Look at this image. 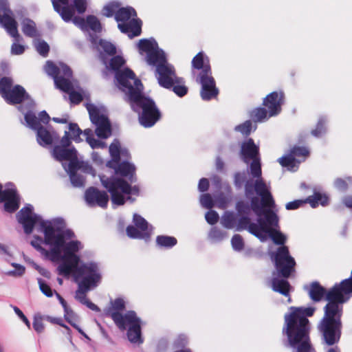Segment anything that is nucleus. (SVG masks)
<instances>
[{"mask_svg": "<svg viewBox=\"0 0 352 352\" xmlns=\"http://www.w3.org/2000/svg\"><path fill=\"white\" fill-rule=\"evenodd\" d=\"M89 41L98 52V58L108 71L115 72L118 88L125 94L126 100L132 109L138 113L140 124L144 127L153 126L161 117L155 102L144 94V87L134 72L129 69H120L125 60L116 54V47L111 42L99 38L96 34H89Z\"/></svg>", "mask_w": 352, "mask_h": 352, "instance_id": "nucleus-1", "label": "nucleus"}, {"mask_svg": "<svg viewBox=\"0 0 352 352\" xmlns=\"http://www.w3.org/2000/svg\"><path fill=\"white\" fill-rule=\"evenodd\" d=\"M34 207L26 204L16 214L17 220L27 234L32 232L34 226L38 223V231L44 234V237L34 236L31 245L42 254L53 257L60 255L59 248L63 243V238H69L72 233L70 231H62L63 223L61 217L51 220H43L42 217L34 213Z\"/></svg>", "mask_w": 352, "mask_h": 352, "instance_id": "nucleus-2", "label": "nucleus"}, {"mask_svg": "<svg viewBox=\"0 0 352 352\" xmlns=\"http://www.w3.org/2000/svg\"><path fill=\"white\" fill-rule=\"evenodd\" d=\"M248 194L245 188V197L252 201V211L257 216L256 223H252L249 215L239 214L241 217L236 221V230H248L261 241L267 239L269 227L277 226L278 217L272 210L275 202L271 193V188L260 194L256 190Z\"/></svg>", "mask_w": 352, "mask_h": 352, "instance_id": "nucleus-3", "label": "nucleus"}, {"mask_svg": "<svg viewBox=\"0 0 352 352\" xmlns=\"http://www.w3.org/2000/svg\"><path fill=\"white\" fill-rule=\"evenodd\" d=\"M315 307H289L284 316L282 329L283 344L292 348L294 352H316L310 339L311 324L307 317L312 316Z\"/></svg>", "mask_w": 352, "mask_h": 352, "instance_id": "nucleus-4", "label": "nucleus"}, {"mask_svg": "<svg viewBox=\"0 0 352 352\" xmlns=\"http://www.w3.org/2000/svg\"><path fill=\"white\" fill-rule=\"evenodd\" d=\"M278 226V223L277 226H270L269 232L267 233L270 234L275 244L282 245L276 252L271 254L276 271L273 272L272 278L268 280V284L274 292L288 297L287 301L291 302L289 293L293 288L286 279L295 272L296 263L295 259L290 255L288 247L283 245L287 240L286 236L280 231L272 229Z\"/></svg>", "mask_w": 352, "mask_h": 352, "instance_id": "nucleus-5", "label": "nucleus"}, {"mask_svg": "<svg viewBox=\"0 0 352 352\" xmlns=\"http://www.w3.org/2000/svg\"><path fill=\"white\" fill-rule=\"evenodd\" d=\"M139 53H145V61L155 67V77L159 85L166 89H171L175 83L182 82V78L176 74L175 67L168 63L165 52L158 47L155 38L140 39L137 44Z\"/></svg>", "mask_w": 352, "mask_h": 352, "instance_id": "nucleus-6", "label": "nucleus"}, {"mask_svg": "<svg viewBox=\"0 0 352 352\" xmlns=\"http://www.w3.org/2000/svg\"><path fill=\"white\" fill-rule=\"evenodd\" d=\"M239 157L244 163L250 164L252 177L248 179L245 185L247 192L251 194L252 190H256L262 194L267 191V188H271L270 184L262 177L259 146L254 143L253 139L248 138L241 142Z\"/></svg>", "mask_w": 352, "mask_h": 352, "instance_id": "nucleus-7", "label": "nucleus"}, {"mask_svg": "<svg viewBox=\"0 0 352 352\" xmlns=\"http://www.w3.org/2000/svg\"><path fill=\"white\" fill-rule=\"evenodd\" d=\"M114 310L110 314L111 318L116 326L122 331L127 329L128 340L133 344H140L144 340L142 337L141 319L138 317L134 311H129L125 314L120 313L125 309V302L122 298H118L112 302Z\"/></svg>", "mask_w": 352, "mask_h": 352, "instance_id": "nucleus-8", "label": "nucleus"}, {"mask_svg": "<svg viewBox=\"0 0 352 352\" xmlns=\"http://www.w3.org/2000/svg\"><path fill=\"white\" fill-rule=\"evenodd\" d=\"M45 72L53 78L57 89L69 94L71 103L78 104L82 100L81 93L76 91L75 86L71 81L72 71L67 65L63 63L54 64L48 60L46 63Z\"/></svg>", "mask_w": 352, "mask_h": 352, "instance_id": "nucleus-9", "label": "nucleus"}, {"mask_svg": "<svg viewBox=\"0 0 352 352\" xmlns=\"http://www.w3.org/2000/svg\"><path fill=\"white\" fill-rule=\"evenodd\" d=\"M102 185L111 195L113 205H123L127 200L133 201L131 195H138L139 188L136 186L131 187L124 179L116 176L107 177L104 174L99 175Z\"/></svg>", "mask_w": 352, "mask_h": 352, "instance_id": "nucleus-10", "label": "nucleus"}, {"mask_svg": "<svg viewBox=\"0 0 352 352\" xmlns=\"http://www.w3.org/2000/svg\"><path fill=\"white\" fill-rule=\"evenodd\" d=\"M102 274L98 263L87 262L78 264L75 281L80 285L96 288L101 282Z\"/></svg>", "mask_w": 352, "mask_h": 352, "instance_id": "nucleus-11", "label": "nucleus"}, {"mask_svg": "<svg viewBox=\"0 0 352 352\" xmlns=\"http://www.w3.org/2000/svg\"><path fill=\"white\" fill-rule=\"evenodd\" d=\"M25 121L27 126L36 131V141L41 146L51 145L59 139V135L56 131L44 127L40 124L34 112H26Z\"/></svg>", "mask_w": 352, "mask_h": 352, "instance_id": "nucleus-12", "label": "nucleus"}, {"mask_svg": "<svg viewBox=\"0 0 352 352\" xmlns=\"http://www.w3.org/2000/svg\"><path fill=\"white\" fill-rule=\"evenodd\" d=\"M62 221L63 225L60 230L62 231H70L72 235L69 238H63V243L59 248L60 255L58 257H53V261L67 260V261L74 263V264H79L80 257L76 254V252L82 250L83 245L80 241L72 240L75 237L74 232L72 230L67 228L66 223L63 218Z\"/></svg>", "mask_w": 352, "mask_h": 352, "instance_id": "nucleus-13", "label": "nucleus"}, {"mask_svg": "<svg viewBox=\"0 0 352 352\" xmlns=\"http://www.w3.org/2000/svg\"><path fill=\"white\" fill-rule=\"evenodd\" d=\"M3 98L8 104H19L18 109L24 115L28 111L33 112L34 109V102L21 85L14 86Z\"/></svg>", "mask_w": 352, "mask_h": 352, "instance_id": "nucleus-14", "label": "nucleus"}, {"mask_svg": "<svg viewBox=\"0 0 352 352\" xmlns=\"http://www.w3.org/2000/svg\"><path fill=\"white\" fill-rule=\"evenodd\" d=\"M87 109L91 122L96 126V134L101 139H107L111 135V126L108 117L93 104H87Z\"/></svg>", "mask_w": 352, "mask_h": 352, "instance_id": "nucleus-15", "label": "nucleus"}, {"mask_svg": "<svg viewBox=\"0 0 352 352\" xmlns=\"http://www.w3.org/2000/svg\"><path fill=\"white\" fill-rule=\"evenodd\" d=\"M133 221L135 226H129L126 230L128 236L140 239H147L151 236L153 227L145 219L138 214H134Z\"/></svg>", "mask_w": 352, "mask_h": 352, "instance_id": "nucleus-16", "label": "nucleus"}, {"mask_svg": "<svg viewBox=\"0 0 352 352\" xmlns=\"http://www.w3.org/2000/svg\"><path fill=\"white\" fill-rule=\"evenodd\" d=\"M4 202V209L8 212H14L19 207V196L15 186L12 183H8L5 190L0 184V203Z\"/></svg>", "mask_w": 352, "mask_h": 352, "instance_id": "nucleus-17", "label": "nucleus"}, {"mask_svg": "<svg viewBox=\"0 0 352 352\" xmlns=\"http://www.w3.org/2000/svg\"><path fill=\"white\" fill-rule=\"evenodd\" d=\"M194 80L201 85L200 95L203 100L208 101L218 96L219 89L216 87L215 80L212 74L197 76Z\"/></svg>", "mask_w": 352, "mask_h": 352, "instance_id": "nucleus-18", "label": "nucleus"}, {"mask_svg": "<svg viewBox=\"0 0 352 352\" xmlns=\"http://www.w3.org/2000/svg\"><path fill=\"white\" fill-rule=\"evenodd\" d=\"M85 200L89 207H100L106 208L109 200L105 191L100 190L96 187L88 188L85 192Z\"/></svg>", "mask_w": 352, "mask_h": 352, "instance_id": "nucleus-19", "label": "nucleus"}, {"mask_svg": "<svg viewBox=\"0 0 352 352\" xmlns=\"http://www.w3.org/2000/svg\"><path fill=\"white\" fill-rule=\"evenodd\" d=\"M309 155V150L304 146H294L291 149L290 153L278 159V162L283 167H287L288 170L295 171L297 164L300 163L295 157H307Z\"/></svg>", "mask_w": 352, "mask_h": 352, "instance_id": "nucleus-20", "label": "nucleus"}, {"mask_svg": "<svg viewBox=\"0 0 352 352\" xmlns=\"http://www.w3.org/2000/svg\"><path fill=\"white\" fill-rule=\"evenodd\" d=\"M209 74H212L209 58L203 52H199L192 60V78Z\"/></svg>", "mask_w": 352, "mask_h": 352, "instance_id": "nucleus-21", "label": "nucleus"}, {"mask_svg": "<svg viewBox=\"0 0 352 352\" xmlns=\"http://www.w3.org/2000/svg\"><path fill=\"white\" fill-rule=\"evenodd\" d=\"M53 157L58 161L69 160L68 164L64 163L63 166L65 170L75 165L77 157V151L74 148H63L60 146H55L52 150Z\"/></svg>", "mask_w": 352, "mask_h": 352, "instance_id": "nucleus-22", "label": "nucleus"}, {"mask_svg": "<svg viewBox=\"0 0 352 352\" xmlns=\"http://www.w3.org/2000/svg\"><path fill=\"white\" fill-rule=\"evenodd\" d=\"M329 198L327 195L320 192H314L312 196L307 198L305 201L302 200H295L288 202L285 208L288 210H296L302 206L305 203H309L312 208H316L319 204L324 206L328 204Z\"/></svg>", "mask_w": 352, "mask_h": 352, "instance_id": "nucleus-23", "label": "nucleus"}, {"mask_svg": "<svg viewBox=\"0 0 352 352\" xmlns=\"http://www.w3.org/2000/svg\"><path fill=\"white\" fill-rule=\"evenodd\" d=\"M283 102V93L274 91L265 97L263 100V105L268 109L269 116H275L280 112Z\"/></svg>", "mask_w": 352, "mask_h": 352, "instance_id": "nucleus-24", "label": "nucleus"}, {"mask_svg": "<svg viewBox=\"0 0 352 352\" xmlns=\"http://www.w3.org/2000/svg\"><path fill=\"white\" fill-rule=\"evenodd\" d=\"M53 8L66 23L72 19L74 14L73 8L69 6V0H51Z\"/></svg>", "mask_w": 352, "mask_h": 352, "instance_id": "nucleus-25", "label": "nucleus"}, {"mask_svg": "<svg viewBox=\"0 0 352 352\" xmlns=\"http://www.w3.org/2000/svg\"><path fill=\"white\" fill-rule=\"evenodd\" d=\"M109 168L113 169V174H111L109 177H118L117 175H120L122 177H128L131 183L135 181V177L134 176L135 167L133 164L127 162H123L122 163L119 162L114 165V167ZM107 176L109 177L108 175Z\"/></svg>", "mask_w": 352, "mask_h": 352, "instance_id": "nucleus-26", "label": "nucleus"}, {"mask_svg": "<svg viewBox=\"0 0 352 352\" xmlns=\"http://www.w3.org/2000/svg\"><path fill=\"white\" fill-rule=\"evenodd\" d=\"M119 30L126 34L130 38L140 35L142 32V21L139 19H133L128 23H118Z\"/></svg>", "mask_w": 352, "mask_h": 352, "instance_id": "nucleus-27", "label": "nucleus"}, {"mask_svg": "<svg viewBox=\"0 0 352 352\" xmlns=\"http://www.w3.org/2000/svg\"><path fill=\"white\" fill-rule=\"evenodd\" d=\"M332 288L327 291L318 282H313L309 286L305 287V289L308 292L310 298L314 302H319L324 297H325L327 300V294Z\"/></svg>", "mask_w": 352, "mask_h": 352, "instance_id": "nucleus-28", "label": "nucleus"}, {"mask_svg": "<svg viewBox=\"0 0 352 352\" xmlns=\"http://www.w3.org/2000/svg\"><path fill=\"white\" fill-rule=\"evenodd\" d=\"M91 289H93L87 286L78 284V289L76 292L75 298L80 303L86 305L91 310L98 312L100 311V308L96 305L91 302L89 299H87L86 296V294Z\"/></svg>", "mask_w": 352, "mask_h": 352, "instance_id": "nucleus-29", "label": "nucleus"}, {"mask_svg": "<svg viewBox=\"0 0 352 352\" xmlns=\"http://www.w3.org/2000/svg\"><path fill=\"white\" fill-rule=\"evenodd\" d=\"M120 142L114 140L109 146V153L112 159L107 162V167H114V165L120 161Z\"/></svg>", "mask_w": 352, "mask_h": 352, "instance_id": "nucleus-30", "label": "nucleus"}, {"mask_svg": "<svg viewBox=\"0 0 352 352\" xmlns=\"http://www.w3.org/2000/svg\"><path fill=\"white\" fill-rule=\"evenodd\" d=\"M137 14L132 7L121 8L117 10L115 14V19L120 23H125L131 16H136Z\"/></svg>", "mask_w": 352, "mask_h": 352, "instance_id": "nucleus-31", "label": "nucleus"}, {"mask_svg": "<svg viewBox=\"0 0 352 352\" xmlns=\"http://www.w3.org/2000/svg\"><path fill=\"white\" fill-rule=\"evenodd\" d=\"M12 37L14 38V42L12 44L10 53L12 55H21L23 54L25 50V47L19 43L23 40V38L20 36L16 28V34L12 33V31H6Z\"/></svg>", "mask_w": 352, "mask_h": 352, "instance_id": "nucleus-32", "label": "nucleus"}, {"mask_svg": "<svg viewBox=\"0 0 352 352\" xmlns=\"http://www.w3.org/2000/svg\"><path fill=\"white\" fill-rule=\"evenodd\" d=\"M64 261H65L63 263H60L58 266L57 270L58 274L68 276L72 273H73L74 277L75 278L76 274V267L78 266V264H74V263L67 261V260Z\"/></svg>", "mask_w": 352, "mask_h": 352, "instance_id": "nucleus-33", "label": "nucleus"}, {"mask_svg": "<svg viewBox=\"0 0 352 352\" xmlns=\"http://www.w3.org/2000/svg\"><path fill=\"white\" fill-rule=\"evenodd\" d=\"M16 21L14 18L5 13L0 14V25L6 29V31H12V33L16 34Z\"/></svg>", "mask_w": 352, "mask_h": 352, "instance_id": "nucleus-34", "label": "nucleus"}, {"mask_svg": "<svg viewBox=\"0 0 352 352\" xmlns=\"http://www.w3.org/2000/svg\"><path fill=\"white\" fill-rule=\"evenodd\" d=\"M177 239L173 236L159 235L156 238V244L158 247L165 249H170L177 244Z\"/></svg>", "mask_w": 352, "mask_h": 352, "instance_id": "nucleus-35", "label": "nucleus"}, {"mask_svg": "<svg viewBox=\"0 0 352 352\" xmlns=\"http://www.w3.org/2000/svg\"><path fill=\"white\" fill-rule=\"evenodd\" d=\"M236 215L234 212L226 211L221 217V223L228 229L236 228Z\"/></svg>", "mask_w": 352, "mask_h": 352, "instance_id": "nucleus-36", "label": "nucleus"}, {"mask_svg": "<svg viewBox=\"0 0 352 352\" xmlns=\"http://www.w3.org/2000/svg\"><path fill=\"white\" fill-rule=\"evenodd\" d=\"M75 162L76 164H75L74 166H71L69 170H72L76 172L81 170L82 172L90 174L94 177L96 175L95 170L88 162L80 161L78 159V157Z\"/></svg>", "mask_w": 352, "mask_h": 352, "instance_id": "nucleus-37", "label": "nucleus"}, {"mask_svg": "<svg viewBox=\"0 0 352 352\" xmlns=\"http://www.w3.org/2000/svg\"><path fill=\"white\" fill-rule=\"evenodd\" d=\"M21 25L22 31L25 36L31 38L36 36V24L32 20L25 19L23 20Z\"/></svg>", "mask_w": 352, "mask_h": 352, "instance_id": "nucleus-38", "label": "nucleus"}, {"mask_svg": "<svg viewBox=\"0 0 352 352\" xmlns=\"http://www.w3.org/2000/svg\"><path fill=\"white\" fill-rule=\"evenodd\" d=\"M67 173L69 175L70 181L74 187L80 188L85 184V178L83 175L78 173V171L72 170H67Z\"/></svg>", "mask_w": 352, "mask_h": 352, "instance_id": "nucleus-39", "label": "nucleus"}, {"mask_svg": "<svg viewBox=\"0 0 352 352\" xmlns=\"http://www.w3.org/2000/svg\"><path fill=\"white\" fill-rule=\"evenodd\" d=\"M251 118L256 122H264L271 116H269V111L265 108L259 107L253 110L251 113Z\"/></svg>", "mask_w": 352, "mask_h": 352, "instance_id": "nucleus-40", "label": "nucleus"}, {"mask_svg": "<svg viewBox=\"0 0 352 352\" xmlns=\"http://www.w3.org/2000/svg\"><path fill=\"white\" fill-rule=\"evenodd\" d=\"M327 118L325 116L320 117L315 129L311 131V135L314 137L319 138L327 132L326 123Z\"/></svg>", "mask_w": 352, "mask_h": 352, "instance_id": "nucleus-41", "label": "nucleus"}, {"mask_svg": "<svg viewBox=\"0 0 352 352\" xmlns=\"http://www.w3.org/2000/svg\"><path fill=\"white\" fill-rule=\"evenodd\" d=\"M227 233L217 227H213L210 229L208 237L213 242H219L227 238Z\"/></svg>", "mask_w": 352, "mask_h": 352, "instance_id": "nucleus-42", "label": "nucleus"}, {"mask_svg": "<svg viewBox=\"0 0 352 352\" xmlns=\"http://www.w3.org/2000/svg\"><path fill=\"white\" fill-rule=\"evenodd\" d=\"M12 80L9 77H3L0 80V94L5 97L12 87Z\"/></svg>", "mask_w": 352, "mask_h": 352, "instance_id": "nucleus-43", "label": "nucleus"}, {"mask_svg": "<svg viewBox=\"0 0 352 352\" xmlns=\"http://www.w3.org/2000/svg\"><path fill=\"white\" fill-rule=\"evenodd\" d=\"M236 210L239 214L250 215L252 210V201H250V204L244 201H238L236 204Z\"/></svg>", "mask_w": 352, "mask_h": 352, "instance_id": "nucleus-44", "label": "nucleus"}, {"mask_svg": "<svg viewBox=\"0 0 352 352\" xmlns=\"http://www.w3.org/2000/svg\"><path fill=\"white\" fill-rule=\"evenodd\" d=\"M352 184V177L350 176L343 178H337L334 181V186L340 191H346L349 185Z\"/></svg>", "mask_w": 352, "mask_h": 352, "instance_id": "nucleus-45", "label": "nucleus"}, {"mask_svg": "<svg viewBox=\"0 0 352 352\" xmlns=\"http://www.w3.org/2000/svg\"><path fill=\"white\" fill-rule=\"evenodd\" d=\"M86 26L87 25L95 32H100L102 30L101 24L98 18L94 15H89L86 18Z\"/></svg>", "mask_w": 352, "mask_h": 352, "instance_id": "nucleus-46", "label": "nucleus"}, {"mask_svg": "<svg viewBox=\"0 0 352 352\" xmlns=\"http://www.w3.org/2000/svg\"><path fill=\"white\" fill-rule=\"evenodd\" d=\"M69 133L71 134V138L75 142H79L81 141L80 135L82 133V130L79 128L76 123H69L68 126Z\"/></svg>", "mask_w": 352, "mask_h": 352, "instance_id": "nucleus-47", "label": "nucleus"}, {"mask_svg": "<svg viewBox=\"0 0 352 352\" xmlns=\"http://www.w3.org/2000/svg\"><path fill=\"white\" fill-rule=\"evenodd\" d=\"M234 130L240 132L243 135L248 136L252 130V122L251 120H246L243 123L236 125L234 127Z\"/></svg>", "mask_w": 352, "mask_h": 352, "instance_id": "nucleus-48", "label": "nucleus"}, {"mask_svg": "<svg viewBox=\"0 0 352 352\" xmlns=\"http://www.w3.org/2000/svg\"><path fill=\"white\" fill-rule=\"evenodd\" d=\"M69 5L73 8L74 12L76 11L81 14L85 13L87 10V0H73L72 3H69Z\"/></svg>", "mask_w": 352, "mask_h": 352, "instance_id": "nucleus-49", "label": "nucleus"}, {"mask_svg": "<svg viewBox=\"0 0 352 352\" xmlns=\"http://www.w3.org/2000/svg\"><path fill=\"white\" fill-rule=\"evenodd\" d=\"M185 81L184 78H182V82L179 83H175L174 85L171 87L173 92L178 96L179 97H183L188 93V87L184 85Z\"/></svg>", "mask_w": 352, "mask_h": 352, "instance_id": "nucleus-50", "label": "nucleus"}, {"mask_svg": "<svg viewBox=\"0 0 352 352\" xmlns=\"http://www.w3.org/2000/svg\"><path fill=\"white\" fill-rule=\"evenodd\" d=\"M120 8V3L118 2H111L106 5L102 10V14L107 17L112 16Z\"/></svg>", "mask_w": 352, "mask_h": 352, "instance_id": "nucleus-51", "label": "nucleus"}, {"mask_svg": "<svg viewBox=\"0 0 352 352\" xmlns=\"http://www.w3.org/2000/svg\"><path fill=\"white\" fill-rule=\"evenodd\" d=\"M248 180L245 172H238L234 174V184L237 189H241L243 186H245Z\"/></svg>", "mask_w": 352, "mask_h": 352, "instance_id": "nucleus-52", "label": "nucleus"}, {"mask_svg": "<svg viewBox=\"0 0 352 352\" xmlns=\"http://www.w3.org/2000/svg\"><path fill=\"white\" fill-rule=\"evenodd\" d=\"M64 317L66 321L69 322L72 327L76 324V322L78 320V316L70 307H68L64 310Z\"/></svg>", "mask_w": 352, "mask_h": 352, "instance_id": "nucleus-53", "label": "nucleus"}, {"mask_svg": "<svg viewBox=\"0 0 352 352\" xmlns=\"http://www.w3.org/2000/svg\"><path fill=\"white\" fill-rule=\"evenodd\" d=\"M231 244L234 250L239 252L244 248V241L239 234H234L231 239Z\"/></svg>", "mask_w": 352, "mask_h": 352, "instance_id": "nucleus-54", "label": "nucleus"}, {"mask_svg": "<svg viewBox=\"0 0 352 352\" xmlns=\"http://www.w3.org/2000/svg\"><path fill=\"white\" fill-rule=\"evenodd\" d=\"M11 265L15 268L14 270H10L6 273L7 275L14 277L21 276L25 271V267L16 263H12Z\"/></svg>", "mask_w": 352, "mask_h": 352, "instance_id": "nucleus-55", "label": "nucleus"}, {"mask_svg": "<svg viewBox=\"0 0 352 352\" xmlns=\"http://www.w3.org/2000/svg\"><path fill=\"white\" fill-rule=\"evenodd\" d=\"M200 204L203 208L211 209L214 206L212 198L210 194H203L200 196Z\"/></svg>", "mask_w": 352, "mask_h": 352, "instance_id": "nucleus-56", "label": "nucleus"}, {"mask_svg": "<svg viewBox=\"0 0 352 352\" xmlns=\"http://www.w3.org/2000/svg\"><path fill=\"white\" fill-rule=\"evenodd\" d=\"M205 219L209 224L214 225L219 221V216L216 211L210 210L206 213Z\"/></svg>", "mask_w": 352, "mask_h": 352, "instance_id": "nucleus-57", "label": "nucleus"}, {"mask_svg": "<svg viewBox=\"0 0 352 352\" xmlns=\"http://www.w3.org/2000/svg\"><path fill=\"white\" fill-rule=\"evenodd\" d=\"M39 287L43 294L47 297H52L53 296V291L51 287L41 278L38 280Z\"/></svg>", "mask_w": 352, "mask_h": 352, "instance_id": "nucleus-58", "label": "nucleus"}, {"mask_svg": "<svg viewBox=\"0 0 352 352\" xmlns=\"http://www.w3.org/2000/svg\"><path fill=\"white\" fill-rule=\"evenodd\" d=\"M36 48L37 52L43 56H46L50 50L48 44L44 41H39L36 44Z\"/></svg>", "mask_w": 352, "mask_h": 352, "instance_id": "nucleus-59", "label": "nucleus"}, {"mask_svg": "<svg viewBox=\"0 0 352 352\" xmlns=\"http://www.w3.org/2000/svg\"><path fill=\"white\" fill-rule=\"evenodd\" d=\"M87 142L94 149L98 148H104L107 146V144L105 142H104L101 140H97L94 137H93L92 138H88V142Z\"/></svg>", "mask_w": 352, "mask_h": 352, "instance_id": "nucleus-60", "label": "nucleus"}, {"mask_svg": "<svg viewBox=\"0 0 352 352\" xmlns=\"http://www.w3.org/2000/svg\"><path fill=\"white\" fill-rule=\"evenodd\" d=\"M45 319L52 323V324H58L63 327H64L67 331V333L69 334L70 333V329L68 326L65 325V324H63V319L60 318H55V317H52V316H47L45 317Z\"/></svg>", "mask_w": 352, "mask_h": 352, "instance_id": "nucleus-61", "label": "nucleus"}, {"mask_svg": "<svg viewBox=\"0 0 352 352\" xmlns=\"http://www.w3.org/2000/svg\"><path fill=\"white\" fill-rule=\"evenodd\" d=\"M70 21H72L74 25L80 28L82 30H84L86 28V19H84L80 16H75V14H74L69 22Z\"/></svg>", "mask_w": 352, "mask_h": 352, "instance_id": "nucleus-62", "label": "nucleus"}, {"mask_svg": "<svg viewBox=\"0 0 352 352\" xmlns=\"http://www.w3.org/2000/svg\"><path fill=\"white\" fill-rule=\"evenodd\" d=\"M33 328L38 333L43 331L44 324L42 322L41 318H34L33 322Z\"/></svg>", "mask_w": 352, "mask_h": 352, "instance_id": "nucleus-63", "label": "nucleus"}, {"mask_svg": "<svg viewBox=\"0 0 352 352\" xmlns=\"http://www.w3.org/2000/svg\"><path fill=\"white\" fill-rule=\"evenodd\" d=\"M13 309L15 314L24 322V323L27 325V327L30 328V322L26 316L23 314V313L21 311L19 308L16 306L13 307Z\"/></svg>", "mask_w": 352, "mask_h": 352, "instance_id": "nucleus-64", "label": "nucleus"}]
</instances>
